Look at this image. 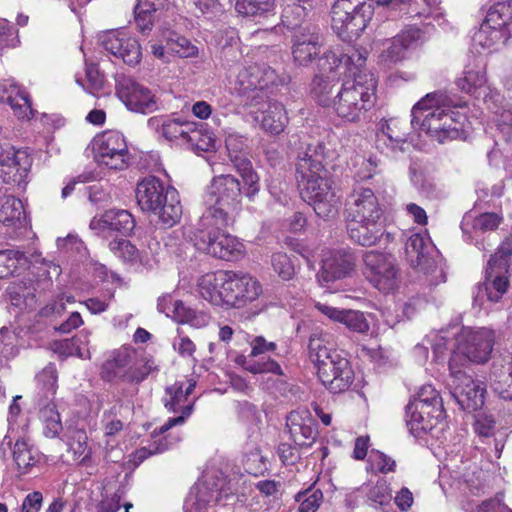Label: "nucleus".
<instances>
[{"instance_id": "c9c22d12", "label": "nucleus", "mask_w": 512, "mask_h": 512, "mask_svg": "<svg viewBox=\"0 0 512 512\" xmlns=\"http://www.w3.org/2000/svg\"><path fill=\"white\" fill-rule=\"evenodd\" d=\"M316 309L329 319L344 324L348 329L357 333H366L369 330V323L364 314L356 310L337 309L328 304L316 303Z\"/></svg>"}, {"instance_id": "39448f33", "label": "nucleus", "mask_w": 512, "mask_h": 512, "mask_svg": "<svg viewBox=\"0 0 512 512\" xmlns=\"http://www.w3.org/2000/svg\"><path fill=\"white\" fill-rule=\"evenodd\" d=\"M374 14L366 0H336L331 8V27L345 42L357 39L367 28Z\"/></svg>"}, {"instance_id": "58836bf2", "label": "nucleus", "mask_w": 512, "mask_h": 512, "mask_svg": "<svg viewBox=\"0 0 512 512\" xmlns=\"http://www.w3.org/2000/svg\"><path fill=\"white\" fill-rule=\"evenodd\" d=\"M11 449L13 462L21 475L30 472L40 461V452L25 438H18Z\"/></svg>"}, {"instance_id": "09e8293b", "label": "nucleus", "mask_w": 512, "mask_h": 512, "mask_svg": "<svg viewBox=\"0 0 512 512\" xmlns=\"http://www.w3.org/2000/svg\"><path fill=\"white\" fill-rule=\"evenodd\" d=\"M162 39L166 43L167 50L175 53L179 57H192L195 56L198 52L197 47L194 46L187 38L179 35L174 31H163Z\"/></svg>"}, {"instance_id": "f257e3e1", "label": "nucleus", "mask_w": 512, "mask_h": 512, "mask_svg": "<svg viewBox=\"0 0 512 512\" xmlns=\"http://www.w3.org/2000/svg\"><path fill=\"white\" fill-rule=\"evenodd\" d=\"M461 106L460 101L445 92L428 93L413 106L411 125L419 123L431 139L441 144L458 139L462 133L463 116L452 108Z\"/></svg>"}, {"instance_id": "5fc2aeb1", "label": "nucleus", "mask_w": 512, "mask_h": 512, "mask_svg": "<svg viewBox=\"0 0 512 512\" xmlns=\"http://www.w3.org/2000/svg\"><path fill=\"white\" fill-rule=\"evenodd\" d=\"M215 137L211 132L204 131L202 125L193 122V128L189 132L186 143L200 151H209L215 147Z\"/></svg>"}, {"instance_id": "338daca9", "label": "nucleus", "mask_w": 512, "mask_h": 512, "mask_svg": "<svg viewBox=\"0 0 512 512\" xmlns=\"http://www.w3.org/2000/svg\"><path fill=\"white\" fill-rule=\"evenodd\" d=\"M155 370H157V366L155 362L150 358H144L140 365H136L134 362V364H132L127 382L140 383Z\"/></svg>"}, {"instance_id": "f03ea898", "label": "nucleus", "mask_w": 512, "mask_h": 512, "mask_svg": "<svg viewBox=\"0 0 512 512\" xmlns=\"http://www.w3.org/2000/svg\"><path fill=\"white\" fill-rule=\"evenodd\" d=\"M242 189L238 179L232 175H219L212 179L203 195L205 211L203 222L209 225H230L240 208Z\"/></svg>"}, {"instance_id": "9b49d317", "label": "nucleus", "mask_w": 512, "mask_h": 512, "mask_svg": "<svg viewBox=\"0 0 512 512\" xmlns=\"http://www.w3.org/2000/svg\"><path fill=\"white\" fill-rule=\"evenodd\" d=\"M367 51L362 48H352L348 53L340 49H328L317 62L320 74L336 75L339 79L341 74L349 77H356L363 74L366 65Z\"/></svg>"}, {"instance_id": "de8ad7c7", "label": "nucleus", "mask_w": 512, "mask_h": 512, "mask_svg": "<svg viewBox=\"0 0 512 512\" xmlns=\"http://www.w3.org/2000/svg\"><path fill=\"white\" fill-rule=\"evenodd\" d=\"M24 215V207L20 199L13 195L0 196V222L6 226H14Z\"/></svg>"}, {"instance_id": "f704fd0d", "label": "nucleus", "mask_w": 512, "mask_h": 512, "mask_svg": "<svg viewBox=\"0 0 512 512\" xmlns=\"http://www.w3.org/2000/svg\"><path fill=\"white\" fill-rule=\"evenodd\" d=\"M0 102H7L19 119H29L33 113L29 95L11 80L0 81Z\"/></svg>"}, {"instance_id": "393cba45", "label": "nucleus", "mask_w": 512, "mask_h": 512, "mask_svg": "<svg viewBox=\"0 0 512 512\" xmlns=\"http://www.w3.org/2000/svg\"><path fill=\"white\" fill-rule=\"evenodd\" d=\"M431 241L420 234H411L405 242V254L409 265L424 274L431 273L436 268L435 260L430 256Z\"/></svg>"}, {"instance_id": "f8f14e48", "label": "nucleus", "mask_w": 512, "mask_h": 512, "mask_svg": "<svg viewBox=\"0 0 512 512\" xmlns=\"http://www.w3.org/2000/svg\"><path fill=\"white\" fill-rule=\"evenodd\" d=\"M363 261L365 277L379 291L389 293L398 287L399 270L391 255L369 251L364 254Z\"/></svg>"}, {"instance_id": "4be33fe9", "label": "nucleus", "mask_w": 512, "mask_h": 512, "mask_svg": "<svg viewBox=\"0 0 512 512\" xmlns=\"http://www.w3.org/2000/svg\"><path fill=\"white\" fill-rule=\"evenodd\" d=\"M323 154V145L317 143L309 144L306 150L298 155L295 174L297 185L328 175L322 163L324 158Z\"/></svg>"}, {"instance_id": "4468645a", "label": "nucleus", "mask_w": 512, "mask_h": 512, "mask_svg": "<svg viewBox=\"0 0 512 512\" xmlns=\"http://www.w3.org/2000/svg\"><path fill=\"white\" fill-rule=\"evenodd\" d=\"M302 199L311 205L314 212L323 219L336 215L338 200L332 190L328 175L298 185Z\"/></svg>"}, {"instance_id": "7c9ffc66", "label": "nucleus", "mask_w": 512, "mask_h": 512, "mask_svg": "<svg viewBox=\"0 0 512 512\" xmlns=\"http://www.w3.org/2000/svg\"><path fill=\"white\" fill-rule=\"evenodd\" d=\"M147 125L168 141L182 140L186 143V138L193 128V121L174 116H154L148 119Z\"/></svg>"}, {"instance_id": "c85d7f7f", "label": "nucleus", "mask_w": 512, "mask_h": 512, "mask_svg": "<svg viewBox=\"0 0 512 512\" xmlns=\"http://www.w3.org/2000/svg\"><path fill=\"white\" fill-rule=\"evenodd\" d=\"M136 351L132 347L114 350L102 367V376L107 381L127 382Z\"/></svg>"}, {"instance_id": "5701e85b", "label": "nucleus", "mask_w": 512, "mask_h": 512, "mask_svg": "<svg viewBox=\"0 0 512 512\" xmlns=\"http://www.w3.org/2000/svg\"><path fill=\"white\" fill-rule=\"evenodd\" d=\"M504 273L506 269H499L496 265V256H491L487 263L485 281L477 287L475 301H482L486 296L487 301L491 303L499 302L509 287V279Z\"/></svg>"}, {"instance_id": "cd10ccee", "label": "nucleus", "mask_w": 512, "mask_h": 512, "mask_svg": "<svg viewBox=\"0 0 512 512\" xmlns=\"http://www.w3.org/2000/svg\"><path fill=\"white\" fill-rule=\"evenodd\" d=\"M354 256L345 251H332L322 260V268L317 275L320 284H327L348 276L354 269Z\"/></svg>"}, {"instance_id": "412c9836", "label": "nucleus", "mask_w": 512, "mask_h": 512, "mask_svg": "<svg viewBox=\"0 0 512 512\" xmlns=\"http://www.w3.org/2000/svg\"><path fill=\"white\" fill-rule=\"evenodd\" d=\"M320 29L310 23L294 33L292 55L299 65H308L318 54L321 47Z\"/></svg>"}, {"instance_id": "72a5a7b5", "label": "nucleus", "mask_w": 512, "mask_h": 512, "mask_svg": "<svg viewBox=\"0 0 512 512\" xmlns=\"http://www.w3.org/2000/svg\"><path fill=\"white\" fill-rule=\"evenodd\" d=\"M350 239L361 246L376 245L385 233L384 220L348 221Z\"/></svg>"}, {"instance_id": "0eeeda50", "label": "nucleus", "mask_w": 512, "mask_h": 512, "mask_svg": "<svg viewBox=\"0 0 512 512\" xmlns=\"http://www.w3.org/2000/svg\"><path fill=\"white\" fill-rule=\"evenodd\" d=\"M228 225H218L212 222L205 225L203 217L200 218L199 227L194 234L195 247L215 258L231 260L242 253L243 245L238 239L223 228Z\"/></svg>"}, {"instance_id": "0e129e2a", "label": "nucleus", "mask_w": 512, "mask_h": 512, "mask_svg": "<svg viewBox=\"0 0 512 512\" xmlns=\"http://www.w3.org/2000/svg\"><path fill=\"white\" fill-rule=\"evenodd\" d=\"M110 250L124 261L132 262L138 256L137 248L126 239H115L109 243Z\"/></svg>"}, {"instance_id": "3c124183", "label": "nucleus", "mask_w": 512, "mask_h": 512, "mask_svg": "<svg viewBox=\"0 0 512 512\" xmlns=\"http://www.w3.org/2000/svg\"><path fill=\"white\" fill-rule=\"evenodd\" d=\"M453 329L454 328L442 329L438 333H433L428 336L437 359H442L446 350H450L452 353L453 351H457L456 338L459 333L453 331Z\"/></svg>"}, {"instance_id": "c03bdc74", "label": "nucleus", "mask_w": 512, "mask_h": 512, "mask_svg": "<svg viewBox=\"0 0 512 512\" xmlns=\"http://www.w3.org/2000/svg\"><path fill=\"white\" fill-rule=\"evenodd\" d=\"M339 79L336 75L317 74L312 80L310 93L311 96L321 106H331L333 103V89L337 85Z\"/></svg>"}, {"instance_id": "79ce46f5", "label": "nucleus", "mask_w": 512, "mask_h": 512, "mask_svg": "<svg viewBox=\"0 0 512 512\" xmlns=\"http://www.w3.org/2000/svg\"><path fill=\"white\" fill-rule=\"evenodd\" d=\"M153 213L158 215L159 221L165 227L170 228L179 222L182 216V206L175 188L167 187L165 200Z\"/></svg>"}, {"instance_id": "ea45409f", "label": "nucleus", "mask_w": 512, "mask_h": 512, "mask_svg": "<svg viewBox=\"0 0 512 512\" xmlns=\"http://www.w3.org/2000/svg\"><path fill=\"white\" fill-rule=\"evenodd\" d=\"M487 108L494 113V122L498 129L510 136L512 133V103L504 101L499 93L485 96Z\"/></svg>"}, {"instance_id": "a19ab883", "label": "nucleus", "mask_w": 512, "mask_h": 512, "mask_svg": "<svg viewBox=\"0 0 512 512\" xmlns=\"http://www.w3.org/2000/svg\"><path fill=\"white\" fill-rule=\"evenodd\" d=\"M485 21L507 40L512 36V3L498 2L487 12Z\"/></svg>"}, {"instance_id": "ddd939ff", "label": "nucleus", "mask_w": 512, "mask_h": 512, "mask_svg": "<svg viewBox=\"0 0 512 512\" xmlns=\"http://www.w3.org/2000/svg\"><path fill=\"white\" fill-rule=\"evenodd\" d=\"M262 294L260 282L240 272L226 271V286H224V308H243L256 301Z\"/></svg>"}, {"instance_id": "052dcab7", "label": "nucleus", "mask_w": 512, "mask_h": 512, "mask_svg": "<svg viewBox=\"0 0 512 512\" xmlns=\"http://www.w3.org/2000/svg\"><path fill=\"white\" fill-rule=\"evenodd\" d=\"M246 139L239 135L230 134L225 140V145L234 167H237L238 159L249 160L246 155Z\"/></svg>"}, {"instance_id": "2f4dec72", "label": "nucleus", "mask_w": 512, "mask_h": 512, "mask_svg": "<svg viewBox=\"0 0 512 512\" xmlns=\"http://www.w3.org/2000/svg\"><path fill=\"white\" fill-rule=\"evenodd\" d=\"M135 227V221L130 212L122 209H110L100 217L90 221V228L99 232L115 231L122 235L130 234Z\"/></svg>"}, {"instance_id": "6ab92c4d", "label": "nucleus", "mask_w": 512, "mask_h": 512, "mask_svg": "<svg viewBox=\"0 0 512 512\" xmlns=\"http://www.w3.org/2000/svg\"><path fill=\"white\" fill-rule=\"evenodd\" d=\"M260 72L258 64H251L239 71L234 90L241 97V103L245 107L265 105L266 93L260 89Z\"/></svg>"}, {"instance_id": "e2e57ef3", "label": "nucleus", "mask_w": 512, "mask_h": 512, "mask_svg": "<svg viewBox=\"0 0 512 512\" xmlns=\"http://www.w3.org/2000/svg\"><path fill=\"white\" fill-rule=\"evenodd\" d=\"M23 253L15 250H0V278H7L17 270Z\"/></svg>"}, {"instance_id": "603ef678", "label": "nucleus", "mask_w": 512, "mask_h": 512, "mask_svg": "<svg viewBox=\"0 0 512 512\" xmlns=\"http://www.w3.org/2000/svg\"><path fill=\"white\" fill-rule=\"evenodd\" d=\"M308 6L301 5L300 3H288L282 11V23L289 29L298 31L303 25L304 20L307 18L309 12Z\"/></svg>"}, {"instance_id": "9d476101", "label": "nucleus", "mask_w": 512, "mask_h": 512, "mask_svg": "<svg viewBox=\"0 0 512 512\" xmlns=\"http://www.w3.org/2000/svg\"><path fill=\"white\" fill-rule=\"evenodd\" d=\"M95 159L101 165L113 170H124L130 163V152L125 136L117 130H107L93 142Z\"/></svg>"}, {"instance_id": "6e6552de", "label": "nucleus", "mask_w": 512, "mask_h": 512, "mask_svg": "<svg viewBox=\"0 0 512 512\" xmlns=\"http://www.w3.org/2000/svg\"><path fill=\"white\" fill-rule=\"evenodd\" d=\"M457 357V354L451 357L448 364L450 394L463 410L475 411L484 404L485 386L462 371Z\"/></svg>"}, {"instance_id": "774afa93", "label": "nucleus", "mask_w": 512, "mask_h": 512, "mask_svg": "<svg viewBox=\"0 0 512 512\" xmlns=\"http://www.w3.org/2000/svg\"><path fill=\"white\" fill-rule=\"evenodd\" d=\"M367 496L370 501L380 506L389 504L392 499L391 490L384 481H379L371 487Z\"/></svg>"}, {"instance_id": "e433bc0d", "label": "nucleus", "mask_w": 512, "mask_h": 512, "mask_svg": "<svg viewBox=\"0 0 512 512\" xmlns=\"http://www.w3.org/2000/svg\"><path fill=\"white\" fill-rule=\"evenodd\" d=\"M199 295L215 306L224 308V286H226V271L207 273L201 276L197 283Z\"/></svg>"}, {"instance_id": "dca6fc26", "label": "nucleus", "mask_w": 512, "mask_h": 512, "mask_svg": "<svg viewBox=\"0 0 512 512\" xmlns=\"http://www.w3.org/2000/svg\"><path fill=\"white\" fill-rule=\"evenodd\" d=\"M383 213L378 197L370 188L355 189L346 203L347 221L384 220Z\"/></svg>"}, {"instance_id": "13d9d810", "label": "nucleus", "mask_w": 512, "mask_h": 512, "mask_svg": "<svg viewBox=\"0 0 512 512\" xmlns=\"http://www.w3.org/2000/svg\"><path fill=\"white\" fill-rule=\"evenodd\" d=\"M87 439L84 431L77 430L74 432L72 441L69 444L74 460L78 461L81 465H85L90 460L91 451L87 446Z\"/></svg>"}, {"instance_id": "bf43d9fd", "label": "nucleus", "mask_w": 512, "mask_h": 512, "mask_svg": "<svg viewBox=\"0 0 512 512\" xmlns=\"http://www.w3.org/2000/svg\"><path fill=\"white\" fill-rule=\"evenodd\" d=\"M299 512H316L323 501V493L319 489H308L296 495Z\"/></svg>"}, {"instance_id": "4d7b16f0", "label": "nucleus", "mask_w": 512, "mask_h": 512, "mask_svg": "<svg viewBox=\"0 0 512 512\" xmlns=\"http://www.w3.org/2000/svg\"><path fill=\"white\" fill-rule=\"evenodd\" d=\"M274 0H236L235 9L244 16H258L272 11Z\"/></svg>"}, {"instance_id": "69168bd1", "label": "nucleus", "mask_w": 512, "mask_h": 512, "mask_svg": "<svg viewBox=\"0 0 512 512\" xmlns=\"http://www.w3.org/2000/svg\"><path fill=\"white\" fill-rule=\"evenodd\" d=\"M355 161L356 164L359 165V168L355 172V176L360 180L370 179L378 173L380 161L376 156H370L369 158L358 156Z\"/></svg>"}, {"instance_id": "c756f323", "label": "nucleus", "mask_w": 512, "mask_h": 512, "mask_svg": "<svg viewBox=\"0 0 512 512\" xmlns=\"http://www.w3.org/2000/svg\"><path fill=\"white\" fill-rule=\"evenodd\" d=\"M166 394L169 398H165V407L172 412H181V415L169 418L162 426L159 433H165L176 425L183 424L185 419L192 413L193 403L184 405L188 397L184 393V384L176 382L166 388Z\"/></svg>"}, {"instance_id": "b1692460", "label": "nucleus", "mask_w": 512, "mask_h": 512, "mask_svg": "<svg viewBox=\"0 0 512 512\" xmlns=\"http://www.w3.org/2000/svg\"><path fill=\"white\" fill-rule=\"evenodd\" d=\"M265 105H258L255 107H247L249 113L253 116L254 120L260 122L264 131L271 134H280L284 131L288 117L284 106L277 101H269L266 96L264 100Z\"/></svg>"}, {"instance_id": "2eb2a0df", "label": "nucleus", "mask_w": 512, "mask_h": 512, "mask_svg": "<svg viewBox=\"0 0 512 512\" xmlns=\"http://www.w3.org/2000/svg\"><path fill=\"white\" fill-rule=\"evenodd\" d=\"M116 94L132 112L149 114L158 109V103L152 91L124 75L116 78Z\"/></svg>"}, {"instance_id": "680f3d73", "label": "nucleus", "mask_w": 512, "mask_h": 512, "mask_svg": "<svg viewBox=\"0 0 512 512\" xmlns=\"http://www.w3.org/2000/svg\"><path fill=\"white\" fill-rule=\"evenodd\" d=\"M271 264L273 270L281 279L288 281L293 278L295 267L286 253H274L271 257Z\"/></svg>"}, {"instance_id": "473e14b6", "label": "nucleus", "mask_w": 512, "mask_h": 512, "mask_svg": "<svg viewBox=\"0 0 512 512\" xmlns=\"http://www.w3.org/2000/svg\"><path fill=\"white\" fill-rule=\"evenodd\" d=\"M167 187L156 177L148 176L138 182L135 193L142 211L153 212L165 200Z\"/></svg>"}, {"instance_id": "37998d69", "label": "nucleus", "mask_w": 512, "mask_h": 512, "mask_svg": "<svg viewBox=\"0 0 512 512\" xmlns=\"http://www.w3.org/2000/svg\"><path fill=\"white\" fill-rule=\"evenodd\" d=\"M148 0H142L141 4H136L134 8L135 24L139 32L142 34L152 30L158 12L163 10L164 0H156V3H149Z\"/></svg>"}, {"instance_id": "49530a36", "label": "nucleus", "mask_w": 512, "mask_h": 512, "mask_svg": "<svg viewBox=\"0 0 512 512\" xmlns=\"http://www.w3.org/2000/svg\"><path fill=\"white\" fill-rule=\"evenodd\" d=\"M40 407L39 416L43 423V432L46 437L55 438L63 429L60 414L53 402L38 401Z\"/></svg>"}, {"instance_id": "a211bd4d", "label": "nucleus", "mask_w": 512, "mask_h": 512, "mask_svg": "<svg viewBox=\"0 0 512 512\" xmlns=\"http://www.w3.org/2000/svg\"><path fill=\"white\" fill-rule=\"evenodd\" d=\"M100 42L107 52L130 66H136L141 61L142 50L138 40L125 32H106L100 37Z\"/></svg>"}, {"instance_id": "8fccbe9b", "label": "nucleus", "mask_w": 512, "mask_h": 512, "mask_svg": "<svg viewBox=\"0 0 512 512\" xmlns=\"http://www.w3.org/2000/svg\"><path fill=\"white\" fill-rule=\"evenodd\" d=\"M38 401L52 402L57 389L56 369L49 365L36 376Z\"/></svg>"}, {"instance_id": "a18cd8bd", "label": "nucleus", "mask_w": 512, "mask_h": 512, "mask_svg": "<svg viewBox=\"0 0 512 512\" xmlns=\"http://www.w3.org/2000/svg\"><path fill=\"white\" fill-rule=\"evenodd\" d=\"M238 160L235 169L242 178V193L250 202H254L260 192V177L254 171L250 160Z\"/></svg>"}, {"instance_id": "bb28decb", "label": "nucleus", "mask_w": 512, "mask_h": 512, "mask_svg": "<svg viewBox=\"0 0 512 512\" xmlns=\"http://www.w3.org/2000/svg\"><path fill=\"white\" fill-rule=\"evenodd\" d=\"M286 428L296 446H310L316 439V424L308 410H296L288 414Z\"/></svg>"}, {"instance_id": "f3484780", "label": "nucleus", "mask_w": 512, "mask_h": 512, "mask_svg": "<svg viewBox=\"0 0 512 512\" xmlns=\"http://www.w3.org/2000/svg\"><path fill=\"white\" fill-rule=\"evenodd\" d=\"M32 166V157L26 150H15L6 145L0 152V178L6 184L20 185Z\"/></svg>"}, {"instance_id": "20e7f679", "label": "nucleus", "mask_w": 512, "mask_h": 512, "mask_svg": "<svg viewBox=\"0 0 512 512\" xmlns=\"http://www.w3.org/2000/svg\"><path fill=\"white\" fill-rule=\"evenodd\" d=\"M445 418L443 401L432 385L422 386L406 406V423L415 437L431 433Z\"/></svg>"}, {"instance_id": "4c0bfd02", "label": "nucleus", "mask_w": 512, "mask_h": 512, "mask_svg": "<svg viewBox=\"0 0 512 512\" xmlns=\"http://www.w3.org/2000/svg\"><path fill=\"white\" fill-rule=\"evenodd\" d=\"M492 390L504 400H512V356L508 363L494 361L490 373Z\"/></svg>"}, {"instance_id": "7ed1b4c3", "label": "nucleus", "mask_w": 512, "mask_h": 512, "mask_svg": "<svg viewBox=\"0 0 512 512\" xmlns=\"http://www.w3.org/2000/svg\"><path fill=\"white\" fill-rule=\"evenodd\" d=\"M375 90L373 75L360 74L342 85L331 106L340 118L357 121L374 104Z\"/></svg>"}, {"instance_id": "1a4fd4ad", "label": "nucleus", "mask_w": 512, "mask_h": 512, "mask_svg": "<svg viewBox=\"0 0 512 512\" xmlns=\"http://www.w3.org/2000/svg\"><path fill=\"white\" fill-rule=\"evenodd\" d=\"M495 340L494 332L487 328H462L456 338L458 355L457 363L464 366L466 361L484 363L488 361Z\"/></svg>"}, {"instance_id": "864d4df0", "label": "nucleus", "mask_w": 512, "mask_h": 512, "mask_svg": "<svg viewBox=\"0 0 512 512\" xmlns=\"http://www.w3.org/2000/svg\"><path fill=\"white\" fill-rule=\"evenodd\" d=\"M463 74V77L456 81L457 86L462 91L474 93L486 84V73L483 67L466 69Z\"/></svg>"}, {"instance_id": "6e6d98bb", "label": "nucleus", "mask_w": 512, "mask_h": 512, "mask_svg": "<svg viewBox=\"0 0 512 512\" xmlns=\"http://www.w3.org/2000/svg\"><path fill=\"white\" fill-rule=\"evenodd\" d=\"M506 41L507 39L501 35V32L492 29L485 20L473 36L474 45L484 49L491 48L498 43H505Z\"/></svg>"}, {"instance_id": "a878e982", "label": "nucleus", "mask_w": 512, "mask_h": 512, "mask_svg": "<svg viewBox=\"0 0 512 512\" xmlns=\"http://www.w3.org/2000/svg\"><path fill=\"white\" fill-rule=\"evenodd\" d=\"M409 134L410 127L405 120L390 118L381 124V132L376 136V147L386 153L388 150L403 151Z\"/></svg>"}, {"instance_id": "423d86ee", "label": "nucleus", "mask_w": 512, "mask_h": 512, "mask_svg": "<svg viewBox=\"0 0 512 512\" xmlns=\"http://www.w3.org/2000/svg\"><path fill=\"white\" fill-rule=\"evenodd\" d=\"M309 348L316 351L315 361L322 384L334 394L347 391L354 381V371L349 360L337 351L321 347L313 338L310 339Z\"/></svg>"}, {"instance_id": "aec40b11", "label": "nucleus", "mask_w": 512, "mask_h": 512, "mask_svg": "<svg viewBox=\"0 0 512 512\" xmlns=\"http://www.w3.org/2000/svg\"><path fill=\"white\" fill-rule=\"evenodd\" d=\"M421 38V30L410 27L401 31L393 38L386 39L382 42L383 49L379 54L380 62L390 66L403 61L407 50L416 47Z\"/></svg>"}]
</instances>
